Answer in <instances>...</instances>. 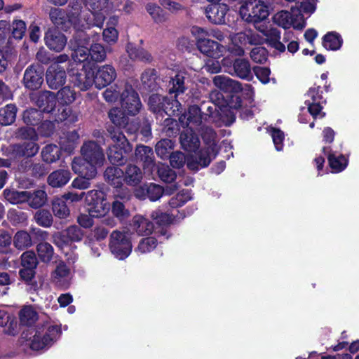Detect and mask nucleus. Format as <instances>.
I'll use <instances>...</instances> for the list:
<instances>
[{
    "instance_id": "1",
    "label": "nucleus",
    "mask_w": 359,
    "mask_h": 359,
    "mask_svg": "<svg viewBox=\"0 0 359 359\" xmlns=\"http://www.w3.org/2000/svg\"><path fill=\"white\" fill-rule=\"evenodd\" d=\"M81 153L83 158H74L72 169L75 173L92 180L97 175V167L102 166L104 161L103 150L95 141H88L81 147Z\"/></svg>"
},
{
    "instance_id": "2",
    "label": "nucleus",
    "mask_w": 359,
    "mask_h": 359,
    "mask_svg": "<svg viewBox=\"0 0 359 359\" xmlns=\"http://www.w3.org/2000/svg\"><path fill=\"white\" fill-rule=\"evenodd\" d=\"M109 137L113 142L107 151V156L112 164L122 165L125 162V154L132 151V147L123 133L113 126L107 127Z\"/></svg>"
},
{
    "instance_id": "3",
    "label": "nucleus",
    "mask_w": 359,
    "mask_h": 359,
    "mask_svg": "<svg viewBox=\"0 0 359 359\" xmlns=\"http://www.w3.org/2000/svg\"><path fill=\"white\" fill-rule=\"evenodd\" d=\"M186 76L185 72L180 71L176 73L175 76L170 77L169 83L172 85L169 89L170 97H165L162 102L163 110L170 116L179 111L181 108V104L176 97L180 94H183L187 89L184 84Z\"/></svg>"
},
{
    "instance_id": "4",
    "label": "nucleus",
    "mask_w": 359,
    "mask_h": 359,
    "mask_svg": "<svg viewBox=\"0 0 359 359\" xmlns=\"http://www.w3.org/2000/svg\"><path fill=\"white\" fill-rule=\"evenodd\" d=\"M33 333L34 334L29 337L27 333L23 332V337L30 341L29 346L32 349L39 351L53 343L60 334V327L47 323L41 327L32 330L31 334Z\"/></svg>"
},
{
    "instance_id": "5",
    "label": "nucleus",
    "mask_w": 359,
    "mask_h": 359,
    "mask_svg": "<svg viewBox=\"0 0 359 359\" xmlns=\"http://www.w3.org/2000/svg\"><path fill=\"white\" fill-rule=\"evenodd\" d=\"M191 32L195 36L197 48L202 54L212 58H219L225 53L226 47L208 39L205 29L194 26Z\"/></svg>"
},
{
    "instance_id": "6",
    "label": "nucleus",
    "mask_w": 359,
    "mask_h": 359,
    "mask_svg": "<svg viewBox=\"0 0 359 359\" xmlns=\"http://www.w3.org/2000/svg\"><path fill=\"white\" fill-rule=\"evenodd\" d=\"M239 13L244 20L253 23L265 20L269 14L268 6L260 0L245 1L240 7Z\"/></svg>"
},
{
    "instance_id": "7",
    "label": "nucleus",
    "mask_w": 359,
    "mask_h": 359,
    "mask_svg": "<svg viewBox=\"0 0 359 359\" xmlns=\"http://www.w3.org/2000/svg\"><path fill=\"white\" fill-rule=\"evenodd\" d=\"M86 201L90 207L88 213L93 217L105 216L110 210V204L107 201L106 194L100 190H90L86 193Z\"/></svg>"
},
{
    "instance_id": "8",
    "label": "nucleus",
    "mask_w": 359,
    "mask_h": 359,
    "mask_svg": "<svg viewBox=\"0 0 359 359\" xmlns=\"http://www.w3.org/2000/svg\"><path fill=\"white\" fill-rule=\"evenodd\" d=\"M273 22L279 27L289 29L292 27L296 29H302L305 27V21L301 11L292 8L290 11H280L273 16Z\"/></svg>"
},
{
    "instance_id": "9",
    "label": "nucleus",
    "mask_w": 359,
    "mask_h": 359,
    "mask_svg": "<svg viewBox=\"0 0 359 359\" xmlns=\"http://www.w3.org/2000/svg\"><path fill=\"white\" fill-rule=\"evenodd\" d=\"M109 249L119 259L127 257L132 251V243L127 232L114 231L110 235Z\"/></svg>"
},
{
    "instance_id": "10",
    "label": "nucleus",
    "mask_w": 359,
    "mask_h": 359,
    "mask_svg": "<svg viewBox=\"0 0 359 359\" xmlns=\"http://www.w3.org/2000/svg\"><path fill=\"white\" fill-rule=\"evenodd\" d=\"M123 109L130 115H135L140 111L142 103L138 94L130 85L126 84L121 95Z\"/></svg>"
},
{
    "instance_id": "11",
    "label": "nucleus",
    "mask_w": 359,
    "mask_h": 359,
    "mask_svg": "<svg viewBox=\"0 0 359 359\" xmlns=\"http://www.w3.org/2000/svg\"><path fill=\"white\" fill-rule=\"evenodd\" d=\"M213 83L217 88L226 93H237L244 90L247 92L248 95H252L254 93L253 88L251 85L245 84L244 86H242L239 81L223 75L215 76L213 78Z\"/></svg>"
},
{
    "instance_id": "12",
    "label": "nucleus",
    "mask_w": 359,
    "mask_h": 359,
    "mask_svg": "<svg viewBox=\"0 0 359 359\" xmlns=\"http://www.w3.org/2000/svg\"><path fill=\"white\" fill-rule=\"evenodd\" d=\"M222 63L224 67H227L226 72L232 76L248 80L252 77L250 62L245 59H236L231 65L228 58H224Z\"/></svg>"
},
{
    "instance_id": "13",
    "label": "nucleus",
    "mask_w": 359,
    "mask_h": 359,
    "mask_svg": "<svg viewBox=\"0 0 359 359\" xmlns=\"http://www.w3.org/2000/svg\"><path fill=\"white\" fill-rule=\"evenodd\" d=\"M72 271L63 261L56 262L51 273V281L58 290H67L71 284Z\"/></svg>"
},
{
    "instance_id": "14",
    "label": "nucleus",
    "mask_w": 359,
    "mask_h": 359,
    "mask_svg": "<svg viewBox=\"0 0 359 359\" xmlns=\"http://www.w3.org/2000/svg\"><path fill=\"white\" fill-rule=\"evenodd\" d=\"M69 80L81 90H88L94 83V71L91 69H72Z\"/></svg>"
},
{
    "instance_id": "15",
    "label": "nucleus",
    "mask_w": 359,
    "mask_h": 359,
    "mask_svg": "<svg viewBox=\"0 0 359 359\" xmlns=\"http://www.w3.org/2000/svg\"><path fill=\"white\" fill-rule=\"evenodd\" d=\"M83 236L82 230L77 226L73 225L67 229L53 236V241L56 245L62 248L69 242H77L82 239Z\"/></svg>"
},
{
    "instance_id": "16",
    "label": "nucleus",
    "mask_w": 359,
    "mask_h": 359,
    "mask_svg": "<svg viewBox=\"0 0 359 359\" xmlns=\"http://www.w3.org/2000/svg\"><path fill=\"white\" fill-rule=\"evenodd\" d=\"M48 86L52 89H57L66 82L65 67L53 63L47 69L46 75Z\"/></svg>"
},
{
    "instance_id": "17",
    "label": "nucleus",
    "mask_w": 359,
    "mask_h": 359,
    "mask_svg": "<svg viewBox=\"0 0 359 359\" xmlns=\"http://www.w3.org/2000/svg\"><path fill=\"white\" fill-rule=\"evenodd\" d=\"M34 103L41 111L50 113L53 111L57 104V98L54 93L50 91L39 92L32 96Z\"/></svg>"
},
{
    "instance_id": "18",
    "label": "nucleus",
    "mask_w": 359,
    "mask_h": 359,
    "mask_svg": "<svg viewBox=\"0 0 359 359\" xmlns=\"http://www.w3.org/2000/svg\"><path fill=\"white\" fill-rule=\"evenodd\" d=\"M203 114L200 108L196 105L191 106L186 114L182 115L180 122L187 126V129L197 130L203 124Z\"/></svg>"
},
{
    "instance_id": "19",
    "label": "nucleus",
    "mask_w": 359,
    "mask_h": 359,
    "mask_svg": "<svg viewBox=\"0 0 359 359\" xmlns=\"http://www.w3.org/2000/svg\"><path fill=\"white\" fill-rule=\"evenodd\" d=\"M116 77L114 68L110 65L100 67L96 73H94V83L96 88L101 89L111 83Z\"/></svg>"
},
{
    "instance_id": "20",
    "label": "nucleus",
    "mask_w": 359,
    "mask_h": 359,
    "mask_svg": "<svg viewBox=\"0 0 359 359\" xmlns=\"http://www.w3.org/2000/svg\"><path fill=\"white\" fill-rule=\"evenodd\" d=\"M39 149V147L36 143V141H26L22 143L12 145L11 154L14 158H29L35 156Z\"/></svg>"
},
{
    "instance_id": "21",
    "label": "nucleus",
    "mask_w": 359,
    "mask_h": 359,
    "mask_svg": "<svg viewBox=\"0 0 359 359\" xmlns=\"http://www.w3.org/2000/svg\"><path fill=\"white\" fill-rule=\"evenodd\" d=\"M216 155L215 150L214 152L211 151V148L208 147L205 149H201L195 159L191 158L187 160V167L191 170H198L199 167L203 168L208 166L212 158H214Z\"/></svg>"
},
{
    "instance_id": "22",
    "label": "nucleus",
    "mask_w": 359,
    "mask_h": 359,
    "mask_svg": "<svg viewBox=\"0 0 359 359\" xmlns=\"http://www.w3.org/2000/svg\"><path fill=\"white\" fill-rule=\"evenodd\" d=\"M46 46L51 50L60 52L67 43V38L59 31L53 29H49L45 35Z\"/></svg>"
},
{
    "instance_id": "23",
    "label": "nucleus",
    "mask_w": 359,
    "mask_h": 359,
    "mask_svg": "<svg viewBox=\"0 0 359 359\" xmlns=\"http://www.w3.org/2000/svg\"><path fill=\"white\" fill-rule=\"evenodd\" d=\"M23 81L26 88L31 90L37 89L43 83V72L41 69H36L32 65L25 70Z\"/></svg>"
},
{
    "instance_id": "24",
    "label": "nucleus",
    "mask_w": 359,
    "mask_h": 359,
    "mask_svg": "<svg viewBox=\"0 0 359 359\" xmlns=\"http://www.w3.org/2000/svg\"><path fill=\"white\" fill-rule=\"evenodd\" d=\"M229 8L226 4L208 6L205 9L207 18L214 24H223Z\"/></svg>"
},
{
    "instance_id": "25",
    "label": "nucleus",
    "mask_w": 359,
    "mask_h": 359,
    "mask_svg": "<svg viewBox=\"0 0 359 359\" xmlns=\"http://www.w3.org/2000/svg\"><path fill=\"white\" fill-rule=\"evenodd\" d=\"M109 118L114 126L116 129L120 131L121 128H126V130L129 133H133L137 130L136 126L131 128L128 125V118L124 115L123 112L118 109L113 108L109 111Z\"/></svg>"
},
{
    "instance_id": "26",
    "label": "nucleus",
    "mask_w": 359,
    "mask_h": 359,
    "mask_svg": "<svg viewBox=\"0 0 359 359\" xmlns=\"http://www.w3.org/2000/svg\"><path fill=\"white\" fill-rule=\"evenodd\" d=\"M196 130L186 129L180 137L182 147L188 151H195L200 146L198 137L195 134Z\"/></svg>"
},
{
    "instance_id": "27",
    "label": "nucleus",
    "mask_w": 359,
    "mask_h": 359,
    "mask_svg": "<svg viewBox=\"0 0 359 359\" xmlns=\"http://www.w3.org/2000/svg\"><path fill=\"white\" fill-rule=\"evenodd\" d=\"M135 156L137 160L142 161L145 169L152 170L154 164V156L152 149L147 146L140 145L135 149Z\"/></svg>"
},
{
    "instance_id": "28",
    "label": "nucleus",
    "mask_w": 359,
    "mask_h": 359,
    "mask_svg": "<svg viewBox=\"0 0 359 359\" xmlns=\"http://www.w3.org/2000/svg\"><path fill=\"white\" fill-rule=\"evenodd\" d=\"M71 179V173L67 170L60 169L52 172L47 178L48 184L53 188L65 186Z\"/></svg>"
},
{
    "instance_id": "29",
    "label": "nucleus",
    "mask_w": 359,
    "mask_h": 359,
    "mask_svg": "<svg viewBox=\"0 0 359 359\" xmlns=\"http://www.w3.org/2000/svg\"><path fill=\"white\" fill-rule=\"evenodd\" d=\"M79 135L76 130L69 131L64 133L60 138V146L61 149L72 153L76 147Z\"/></svg>"
},
{
    "instance_id": "30",
    "label": "nucleus",
    "mask_w": 359,
    "mask_h": 359,
    "mask_svg": "<svg viewBox=\"0 0 359 359\" xmlns=\"http://www.w3.org/2000/svg\"><path fill=\"white\" fill-rule=\"evenodd\" d=\"M142 178L143 173L139 167L133 164L127 165L123 178L127 184L135 186L141 182Z\"/></svg>"
},
{
    "instance_id": "31",
    "label": "nucleus",
    "mask_w": 359,
    "mask_h": 359,
    "mask_svg": "<svg viewBox=\"0 0 359 359\" xmlns=\"http://www.w3.org/2000/svg\"><path fill=\"white\" fill-rule=\"evenodd\" d=\"M133 226L139 235H149L154 229L153 224L141 215H136L133 217Z\"/></svg>"
},
{
    "instance_id": "32",
    "label": "nucleus",
    "mask_w": 359,
    "mask_h": 359,
    "mask_svg": "<svg viewBox=\"0 0 359 359\" xmlns=\"http://www.w3.org/2000/svg\"><path fill=\"white\" fill-rule=\"evenodd\" d=\"M231 41H239L241 44L248 43L250 45H259L265 42V38L257 33H238L231 37Z\"/></svg>"
},
{
    "instance_id": "33",
    "label": "nucleus",
    "mask_w": 359,
    "mask_h": 359,
    "mask_svg": "<svg viewBox=\"0 0 359 359\" xmlns=\"http://www.w3.org/2000/svg\"><path fill=\"white\" fill-rule=\"evenodd\" d=\"M82 6L79 0H72L67 8L68 21L71 25L77 26L79 24Z\"/></svg>"
},
{
    "instance_id": "34",
    "label": "nucleus",
    "mask_w": 359,
    "mask_h": 359,
    "mask_svg": "<svg viewBox=\"0 0 359 359\" xmlns=\"http://www.w3.org/2000/svg\"><path fill=\"white\" fill-rule=\"evenodd\" d=\"M104 177L109 183L116 187L122 184L124 178V172L118 167L111 166L106 169Z\"/></svg>"
},
{
    "instance_id": "35",
    "label": "nucleus",
    "mask_w": 359,
    "mask_h": 359,
    "mask_svg": "<svg viewBox=\"0 0 359 359\" xmlns=\"http://www.w3.org/2000/svg\"><path fill=\"white\" fill-rule=\"evenodd\" d=\"M27 202L32 208H39L44 205L47 201V194L45 191L38 189L34 191H29Z\"/></svg>"
},
{
    "instance_id": "36",
    "label": "nucleus",
    "mask_w": 359,
    "mask_h": 359,
    "mask_svg": "<svg viewBox=\"0 0 359 359\" xmlns=\"http://www.w3.org/2000/svg\"><path fill=\"white\" fill-rule=\"evenodd\" d=\"M50 18L53 23L61 29H66L72 25L68 21L66 12L60 8H53L50 12Z\"/></svg>"
},
{
    "instance_id": "37",
    "label": "nucleus",
    "mask_w": 359,
    "mask_h": 359,
    "mask_svg": "<svg viewBox=\"0 0 359 359\" xmlns=\"http://www.w3.org/2000/svg\"><path fill=\"white\" fill-rule=\"evenodd\" d=\"M196 132L199 133L205 144L211 148V151L214 152L216 147L217 134L215 131L210 127L203 125Z\"/></svg>"
},
{
    "instance_id": "38",
    "label": "nucleus",
    "mask_w": 359,
    "mask_h": 359,
    "mask_svg": "<svg viewBox=\"0 0 359 359\" xmlns=\"http://www.w3.org/2000/svg\"><path fill=\"white\" fill-rule=\"evenodd\" d=\"M126 51L129 57L133 60L149 62L152 60L151 55L147 50L142 48H137L130 43L127 44Z\"/></svg>"
},
{
    "instance_id": "39",
    "label": "nucleus",
    "mask_w": 359,
    "mask_h": 359,
    "mask_svg": "<svg viewBox=\"0 0 359 359\" xmlns=\"http://www.w3.org/2000/svg\"><path fill=\"white\" fill-rule=\"evenodd\" d=\"M61 155V148L55 144H48L44 147L41 151L43 160L52 163L60 159Z\"/></svg>"
},
{
    "instance_id": "40",
    "label": "nucleus",
    "mask_w": 359,
    "mask_h": 359,
    "mask_svg": "<svg viewBox=\"0 0 359 359\" xmlns=\"http://www.w3.org/2000/svg\"><path fill=\"white\" fill-rule=\"evenodd\" d=\"M17 109L13 104H7L0 109V124L9 126L12 124L16 118Z\"/></svg>"
},
{
    "instance_id": "41",
    "label": "nucleus",
    "mask_w": 359,
    "mask_h": 359,
    "mask_svg": "<svg viewBox=\"0 0 359 359\" xmlns=\"http://www.w3.org/2000/svg\"><path fill=\"white\" fill-rule=\"evenodd\" d=\"M265 41H267L272 47L280 52H284L285 46L283 42L280 41V32L277 29L271 28L266 33Z\"/></svg>"
},
{
    "instance_id": "42",
    "label": "nucleus",
    "mask_w": 359,
    "mask_h": 359,
    "mask_svg": "<svg viewBox=\"0 0 359 359\" xmlns=\"http://www.w3.org/2000/svg\"><path fill=\"white\" fill-rule=\"evenodd\" d=\"M6 199L13 204L27 202L29 191H15L6 189L4 191Z\"/></svg>"
},
{
    "instance_id": "43",
    "label": "nucleus",
    "mask_w": 359,
    "mask_h": 359,
    "mask_svg": "<svg viewBox=\"0 0 359 359\" xmlns=\"http://www.w3.org/2000/svg\"><path fill=\"white\" fill-rule=\"evenodd\" d=\"M342 43L341 36L334 32H330L324 36L323 46L327 50H338Z\"/></svg>"
},
{
    "instance_id": "44",
    "label": "nucleus",
    "mask_w": 359,
    "mask_h": 359,
    "mask_svg": "<svg viewBox=\"0 0 359 359\" xmlns=\"http://www.w3.org/2000/svg\"><path fill=\"white\" fill-rule=\"evenodd\" d=\"M52 210L54 215L60 219H65L70 214V210L65 201L61 198H56L53 201Z\"/></svg>"
},
{
    "instance_id": "45",
    "label": "nucleus",
    "mask_w": 359,
    "mask_h": 359,
    "mask_svg": "<svg viewBox=\"0 0 359 359\" xmlns=\"http://www.w3.org/2000/svg\"><path fill=\"white\" fill-rule=\"evenodd\" d=\"M37 319V313L32 306H25L20 312V321L24 325H32Z\"/></svg>"
},
{
    "instance_id": "46",
    "label": "nucleus",
    "mask_w": 359,
    "mask_h": 359,
    "mask_svg": "<svg viewBox=\"0 0 359 359\" xmlns=\"http://www.w3.org/2000/svg\"><path fill=\"white\" fill-rule=\"evenodd\" d=\"M156 72L154 69H149L145 70L141 77L142 83L144 88L154 90L156 88L157 84L156 82Z\"/></svg>"
},
{
    "instance_id": "47",
    "label": "nucleus",
    "mask_w": 359,
    "mask_h": 359,
    "mask_svg": "<svg viewBox=\"0 0 359 359\" xmlns=\"http://www.w3.org/2000/svg\"><path fill=\"white\" fill-rule=\"evenodd\" d=\"M70 46L73 50L72 57L74 62H82L88 59L90 55L89 48L88 47L81 45L74 46L72 41Z\"/></svg>"
},
{
    "instance_id": "48",
    "label": "nucleus",
    "mask_w": 359,
    "mask_h": 359,
    "mask_svg": "<svg viewBox=\"0 0 359 359\" xmlns=\"http://www.w3.org/2000/svg\"><path fill=\"white\" fill-rule=\"evenodd\" d=\"M174 143L169 139H163L157 142L156 152L158 156L165 158L168 156L170 151L173 149Z\"/></svg>"
},
{
    "instance_id": "49",
    "label": "nucleus",
    "mask_w": 359,
    "mask_h": 359,
    "mask_svg": "<svg viewBox=\"0 0 359 359\" xmlns=\"http://www.w3.org/2000/svg\"><path fill=\"white\" fill-rule=\"evenodd\" d=\"M56 98L61 103L69 104L76 100V93L70 86H65L57 92Z\"/></svg>"
},
{
    "instance_id": "50",
    "label": "nucleus",
    "mask_w": 359,
    "mask_h": 359,
    "mask_svg": "<svg viewBox=\"0 0 359 359\" xmlns=\"http://www.w3.org/2000/svg\"><path fill=\"white\" fill-rule=\"evenodd\" d=\"M14 245L20 250L28 248L32 245L29 234L25 231H18L14 236Z\"/></svg>"
},
{
    "instance_id": "51",
    "label": "nucleus",
    "mask_w": 359,
    "mask_h": 359,
    "mask_svg": "<svg viewBox=\"0 0 359 359\" xmlns=\"http://www.w3.org/2000/svg\"><path fill=\"white\" fill-rule=\"evenodd\" d=\"M41 120V111L36 109H27L23 113V121L27 125H37Z\"/></svg>"
},
{
    "instance_id": "52",
    "label": "nucleus",
    "mask_w": 359,
    "mask_h": 359,
    "mask_svg": "<svg viewBox=\"0 0 359 359\" xmlns=\"http://www.w3.org/2000/svg\"><path fill=\"white\" fill-rule=\"evenodd\" d=\"M39 258L43 262H48L53 255V248L48 243H40L36 248Z\"/></svg>"
},
{
    "instance_id": "53",
    "label": "nucleus",
    "mask_w": 359,
    "mask_h": 359,
    "mask_svg": "<svg viewBox=\"0 0 359 359\" xmlns=\"http://www.w3.org/2000/svg\"><path fill=\"white\" fill-rule=\"evenodd\" d=\"M15 137L19 140L27 141H36L38 135L36 130L32 127H21L15 132Z\"/></svg>"
},
{
    "instance_id": "54",
    "label": "nucleus",
    "mask_w": 359,
    "mask_h": 359,
    "mask_svg": "<svg viewBox=\"0 0 359 359\" xmlns=\"http://www.w3.org/2000/svg\"><path fill=\"white\" fill-rule=\"evenodd\" d=\"M34 219L39 225L43 227H49L53 223V216L46 210H38L34 215Z\"/></svg>"
},
{
    "instance_id": "55",
    "label": "nucleus",
    "mask_w": 359,
    "mask_h": 359,
    "mask_svg": "<svg viewBox=\"0 0 359 359\" xmlns=\"http://www.w3.org/2000/svg\"><path fill=\"white\" fill-rule=\"evenodd\" d=\"M157 171L161 180L166 183H171L176 178L175 172L171 170L167 165L159 164Z\"/></svg>"
},
{
    "instance_id": "56",
    "label": "nucleus",
    "mask_w": 359,
    "mask_h": 359,
    "mask_svg": "<svg viewBox=\"0 0 359 359\" xmlns=\"http://www.w3.org/2000/svg\"><path fill=\"white\" fill-rule=\"evenodd\" d=\"M157 246V240L154 237L142 238L137 248V251L140 253H147L152 251Z\"/></svg>"
},
{
    "instance_id": "57",
    "label": "nucleus",
    "mask_w": 359,
    "mask_h": 359,
    "mask_svg": "<svg viewBox=\"0 0 359 359\" xmlns=\"http://www.w3.org/2000/svg\"><path fill=\"white\" fill-rule=\"evenodd\" d=\"M191 199L190 193L188 190H183L172 197L169 201V205L172 208H176L183 205Z\"/></svg>"
},
{
    "instance_id": "58",
    "label": "nucleus",
    "mask_w": 359,
    "mask_h": 359,
    "mask_svg": "<svg viewBox=\"0 0 359 359\" xmlns=\"http://www.w3.org/2000/svg\"><path fill=\"white\" fill-rule=\"evenodd\" d=\"M330 166L336 172H340L346 166V159L344 156H336L333 154L328 156Z\"/></svg>"
},
{
    "instance_id": "59",
    "label": "nucleus",
    "mask_w": 359,
    "mask_h": 359,
    "mask_svg": "<svg viewBox=\"0 0 359 359\" xmlns=\"http://www.w3.org/2000/svg\"><path fill=\"white\" fill-rule=\"evenodd\" d=\"M121 88L116 84L107 88L103 93L104 100L108 102H115L121 95Z\"/></svg>"
},
{
    "instance_id": "60",
    "label": "nucleus",
    "mask_w": 359,
    "mask_h": 359,
    "mask_svg": "<svg viewBox=\"0 0 359 359\" xmlns=\"http://www.w3.org/2000/svg\"><path fill=\"white\" fill-rule=\"evenodd\" d=\"M21 264L24 268L36 269L38 261L34 252L26 251L21 255Z\"/></svg>"
},
{
    "instance_id": "61",
    "label": "nucleus",
    "mask_w": 359,
    "mask_h": 359,
    "mask_svg": "<svg viewBox=\"0 0 359 359\" xmlns=\"http://www.w3.org/2000/svg\"><path fill=\"white\" fill-rule=\"evenodd\" d=\"M90 55L93 60L102 62L106 57V52L104 47L100 43H94L89 49Z\"/></svg>"
},
{
    "instance_id": "62",
    "label": "nucleus",
    "mask_w": 359,
    "mask_h": 359,
    "mask_svg": "<svg viewBox=\"0 0 359 359\" xmlns=\"http://www.w3.org/2000/svg\"><path fill=\"white\" fill-rule=\"evenodd\" d=\"M250 57L256 63H264L267 60V50L264 47H255L250 52Z\"/></svg>"
},
{
    "instance_id": "63",
    "label": "nucleus",
    "mask_w": 359,
    "mask_h": 359,
    "mask_svg": "<svg viewBox=\"0 0 359 359\" xmlns=\"http://www.w3.org/2000/svg\"><path fill=\"white\" fill-rule=\"evenodd\" d=\"M146 9L156 22H162L166 20L163 11L159 6L150 4L147 6Z\"/></svg>"
},
{
    "instance_id": "64",
    "label": "nucleus",
    "mask_w": 359,
    "mask_h": 359,
    "mask_svg": "<svg viewBox=\"0 0 359 359\" xmlns=\"http://www.w3.org/2000/svg\"><path fill=\"white\" fill-rule=\"evenodd\" d=\"M151 217L159 225H168L172 223L174 219L169 214L163 213L160 211H154Z\"/></svg>"
}]
</instances>
